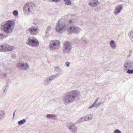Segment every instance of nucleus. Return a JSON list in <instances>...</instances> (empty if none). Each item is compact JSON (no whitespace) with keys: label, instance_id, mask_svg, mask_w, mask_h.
I'll return each instance as SVG.
<instances>
[{"label":"nucleus","instance_id":"nucleus-16","mask_svg":"<svg viewBox=\"0 0 133 133\" xmlns=\"http://www.w3.org/2000/svg\"><path fill=\"white\" fill-rule=\"evenodd\" d=\"M102 104V103L101 102H99L98 103H97L95 104V105L92 104V105L89 107L88 109H92L94 107H95L96 108H97L99 106L101 105Z\"/></svg>","mask_w":133,"mask_h":133},{"label":"nucleus","instance_id":"nucleus-13","mask_svg":"<svg viewBox=\"0 0 133 133\" xmlns=\"http://www.w3.org/2000/svg\"><path fill=\"white\" fill-rule=\"evenodd\" d=\"M123 6L121 4L116 6L114 11V14L115 15L118 14L120 12Z\"/></svg>","mask_w":133,"mask_h":133},{"label":"nucleus","instance_id":"nucleus-5","mask_svg":"<svg viewBox=\"0 0 133 133\" xmlns=\"http://www.w3.org/2000/svg\"><path fill=\"white\" fill-rule=\"evenodd\" d=\"M66 125L70 131L72 133H76L78 129L75 125L70 122H68L66 123Z\"/></svg>","mask_w":133,"mask_h":133},{"label":"nucleus","instance_id":"nucleus-39","mask_svg":"<svg viewBox=\"0 0 133 133\" xmlns=\"http://www.w3.org/2000/svg\"><path fill=\"white\" fill-rule=\"evenodd\" d=\"M129 52V54H131V53L132 52V50H130Z\"/></svg>","mask_w":133,"mask_h":133},{"label":"nucleus","instance_id":"nucleus-9","mask_svg":"<svg viewBox=\"0 0 133 133\" xmlns=\"http://www.w3.org/2000/svg\"><path fill=\"white\" fill-rule=\"evenodd\" d=\"M34 6L30 3H28L25 4L23 7V9L25 13L28 14L32 12L33 11Z\"/></svg>","mask_w":133,"mask_h":133},{"label":"nucleus","instance_id":"nucleus-29","mask_svg":"<svg viewBox=\"0 0 133 133\" xmlns=\"http://www.w3.org/2000/svg\"><path fill=\"white\" fill-rule=\"evenodd\" d=\"M12 14L15 16H17L18 15V11L17 10H14L12 12Z\"/></svg>","mask_w":133,"mask_h":133},{"label":"nucleus","instance_id":"nucleus-27","mask_svg":"<svg viewBox=\"0 0 133 133\" xmlns=\"http://www.w3.org/2000/svg\"><path fill=\"white\" fill-rule=\"evenodd\" d=\"M64 1L65 2V4L66 5H69L71 4V2L70 0H64Z\"/></svg>","mask_w":133,"mask_h":133},{"label":"nucleus","instance_id":"nucleus-25","mask_svg":"<svg viewBox=\"0 0 133 133\" xmlns=\"http://www.w3.org/2000/svg\"><path fill=\"white\" fill-rule=\"evenodd\" d=\"M51 29V27L50 26H49L48 27L46 28V31H45V33L46 34V35H45V37H44V38H45V37H47L48 36V35L47 34L48 33V32Z\"/></svg>","mask_w":133,"mask_h":133},{"label":"nucleus","instance_id":"nucleus-14","mask_svg":"<svg viewBox=\"0 0 133 133\" xmlns=\"http://www.w3.org/2000/svg\"><path fill=\"white\" fill-rule=\"evenodd\" d=\"M99 3L97 0H90L89 5L91 7H95L98 5Z\"/></svg>","mask_w":133,"mask_h":133},{"label":"nucleus","instance_id":"nucleus-18","mask_svg":"<svg viewBox=\"0 0 133 133\" xmlns=\"http://www.w3.org/2000/svg\"><path fill=\"white\" fill-rule=\"evenodd\" d=\"M110 46L111 48L113 49H115L116 46V44L114 40H111L110 42Z\"/></svg>","mask_w":133,"mask_h":133},{"label":"nucleus","instance_id":"nucleus-24","mask_svg":"<svg viewBox=\"0 0 133 133\" xmlns=\"http://www.w3.org/2000/svg\"><path fill=\"white\" fill-rule=\"evenodd\" d=\"M51 82L49 79L48 77L45 79L44 81V84L45 85H48L50 84Z\"/></svg>","mask_w":133,"mask_h":133},{"label":"nucleus","instance_id":"nucleus-22","mask_svg":"<svg viewBox=\"0 0 133 133\" xmlns=\"http://www.w3.org/2000/svg\"><path fill=\"white\" fill-rule=\"evenodd\" d=\"M5 44L4 45H1L0 46V51L2 52H6V49H5Z\"/></svg>","mask_w":133,"mask_h":133},{"label":"nucleus","instance_id":"nucleus-19","mask_svg":"<svg viewBox=\"0 0 133 133\" xmlns=\"http://www.w3.org/2000/svg\"><path fill=\"white\" fill-rule=\"evenodd\" d=\"M85 116L87 121H89L92 119L93 115L92 114H90L87 115Z\"/></svg>","mask_w":133,"mask_h":133},{"label":"nucleus","instance_id":"nucleus-7","mask_svg":"<svg viewBox=\"0 0 133 133\" xmlns=\"http://www.w3.org/2000/svg\"><path fill=\"white\" fill-rule=\"evenodd\" d=\"M26 44L32 46H36L39 44V42L37 39L34 37L29 38L26 42Z\"/></svg>","mask_w":133,"mask_h":133},{"label":"nucleus","instance_id":"nucleus-1","mask_svg":"<svg viewBox=\"0 0 133 133\" xmlns=\"http://www.w3.org/2000/svg\"><path fill=\"white\" fill-rule=\"evenodd\" d=\"M2 29L6 34H0V39L3 40V37H7L12 31L15 26V23L12 20H10L3 23L1 24Z\"/></svg>","mask_w":133,"mask_h":133},{"label":"nucleus","instance_id":"nucleus-17","mask_svg":"<svg viewBox=\"0 0 133 133\" xmlns=\"http://www.w3.org/2000/svg\"><path fill=\"white\" fill-rule=\"evenodd\" d=\"M5 49H6V51H11L12 50L15 49V47L14 46H11L8 44H5Z\"/></svg>","mask_w":133,"mask_h":133},{"label":"nucleus","instance_id":"nucleus-34","mask_svg":"<svg viewBox=\"0 0 133 133\" xmlns=\"http://www.w3.org/2000/svg\"><path fill=\"white\" fill-rule=\"evenodd\" d=\"M65 65L67 67L69 66L70 65V63L68 62H66L65 63Z\"/></svg>","mask_w":133,"mask_h":133},{"label":"nucleus","instance_id":"nucleus-37","mask_svg":"<svg viewBox=\"0 0 133 133\" xmlns=\"http://www.w3.org/2000/svg\"><path fill=\"white\" fill-rule=\"evenodd\" d=\"M131 55V54H129V55H128L127 57L128 58Z\"/></svg>","mask_w":133,"mask_h":133},{"label":"nucleus","instance_id":"nucleus-35","mask_svg":"<svg viewBox=\"0 0 133 133\" xmlns=\"http://www.w3.org/2000/svg\"><path fill=\"white\" fill-rule=\"evenodd\" d=\"M53 1L56 3H57L60 2L61 0H52Z\"/></svg>","mask_w":133,"mask_h":133},{"label":"nucleus","instance_id":"nucleus-26","mask_svg":"<svg viewBox=\"0 0 133 133\" xmlns=\"http://www.w3.org/2000/svg\"><path fill=\"white\" fill-rule=\"evenodd\" d=\"M26 122V120L25 119H23L22 120L18 121V124L19 125H21L24 124Z\"/></svg>","mask_w":133,"mask_h":133},{"label":"nucleus","instance_id":"nucleus-21","mask_svg":"<svg viewBox=\"0 0 133 133\" xmlns=\"http://www.w3.org/2000/svg\"><path fill=\"white\" fill-rule=\"evenodd\" d=\"M5 116V112L2 110H0V121Z\"/></svg>","mask_w":133,"mask_h":133},{"label":"nucleus","instance_id":"nucleus-28","mask_svg":"<svg viewBox=\"0 0 133 133\" xmlns=\"http://www.w3.org/2000/svg\"><path fill=\"white\" fill-rule=\"evenodd\" d=\"M129 37L131 39L133 37V31H130L128 34Z\"/></svg>","mask_w":133,"mask_h":133},{"label":"nucleus","instance_id":"nucleus-4","mask_svg":"<svg viewBox=\"0 0 133 133\" xmlns=\"http://www.w3.org/2000/svg\"><path fill=\"white\" fill-rule=\"evenodd\" d=\"M60 42L57 40H53L49 43V48L52 51L57 50L59 48Z\"/></svg>","mask_w":133,"mask_h":133},{"label":"nucleus","instance_id":"nucleus-31","mask_svg":"<svg viewBox=\"0 0 133 133\" xmlns=\"http://www.w3.org/2000/svg\"><path fill=\"white\" fill-rule=\"evenodd\" d=\"M127 71V73L129 74H131L133 73V69L130 70L128 69Z\"/></svg>","mask_w":133,"mask_h":133},{"label":"nucleus","instance_id":"nucleus-32","mask_svg":"<svg viewBox=\"0 0 133 133\" xmlns=\"http://www.w3.org/2000/svg\"><path fill=\"white\" fill-rule=\"evenodd\" d=\"M114 133H121V132L118 129H116L114 131Z\"/></svg>","mask_w":133,"mask_h":133},{"label":"nucleus","instance_id":"nucleus-8","mask_svg":"<svg viewBox=\"0 0 133 133\" xmlns=\"http://www.w3.org/2000/svg\"><path fill=\"white\" fill-rule=\"evenodd\" d=\"M16 67L21 70L27 71L29 68V65L26 63L19 62L17 63Z\"/></svg>","mask_w":133,"mask_h":133},{"label":"nucleus","instance_id":"nucleus-20","mask_svg":"<svg viewBox=\"0 0 133 133\" xmlns=\"http://www.w3.org/2000/svg\"><path fill=\"white\" fill-rule=\"evenodd\" d=\"M60 75L59 74L57 73L49 77H48L49 80L51 82L55 77H58Z\"/></svg>","mask_w":133,"mask_h":133},{"label":"nucleus","instance_id":"nucleus-33","mask_svg":"<svg viewBox=\"0 0 133 133\" xmlns=\"http://www.w3.org/2000/svg\"><path fill=\"white\" fill-rule=\"evenodd\" d=\"M99 99V98L98 97L95 100V101L94 102L93 104L94 105L95 104H96V103H97Z\"/></svg>","mask_w":133,"mask_h":133},{"label":"nucleus","instance_id":"nucleus-12","mask_svg":"<svg viewBox=\"0 0 133 133\" xmlns=\"http://www.w3.org/2000/svg\"><path fill=\"white\" fill-rule=\"evenodd\" d=\"M30 34L32 35H36L38 31V29L37 27L32 26L28 29Z\"/></svg>","mask_w":133,"mask_h":133},{"label":"nucleus","instance_id":"nucleus-40","mask_svg":"<svg viewBox=\"0 0 133 133\" xmlns=\"http://www.w3.org/2000/svg\"><path fill=\"white\" fill-rule=\"evenodd\" d=\"M16 110H15L14 111V112H15H15H16Z\"/></svg>","mask_w":133,"mask_h":133},{"label":"nucleus","instance_id":"nucleus-2","mask_svg":"<svg viewBox=\"0 0 133 133\" xmlns=\"http://www.w3.org/2000/svg\"><path fill=\"white\" fill-rule=\"evenodd\" d=\"M80 96L79 92L77 90H72L66 92L62 97V101L65 104L73 102Z\"/></svg>","mask_w":133,"mask_h":133},{"label":"nucleus","instance_id":"nucleus-11","mask_svg":"<svg viewBox=\"0 0 133 133\" xmlns=\"http://www.w3.org/2000/svg\"><path fill=\"white\" fill-rule=\"evenodd\" d=\"M123 66L125 71H127L129 69H133V62L131 61H127L125 63Z\"/></svg>","mask_w":133,"mask_h":133},{"label":"nucleus","instance_id":"nucleus-30","mask_svg":"<svg viewBox=\"0 0 133 133\" xmlns=\"http://www.w3.org/2000/svg\"><path fill=\"white\" fill-rule=\"evenodd\" d=\"M56 70L57 71L59 72H62V69L58 67H56Z\"/></svg>","mask_w":133,"mask_h":133},{"label":"nucleus","instance_id":"nucleus-6","mask_svg":"<svg viewBox=\"0 0 133 133\" xmlns=\"http://www.w3.org/2000/svg\"><path fill=\"white\" fill-rule=\"evenodd\" d=\"M72 49V48L70 42L67 41L64 43L63 51L64 54H66L69 53Z\"/></svg>","mask_w":133,"mask_h":133},{"label":"nucleus","instance_id":"nucleus-38","mask_svg":"<svg viewBox=\"0 0 133 133\" xmlns=\"http://www.w3.org/2000/svg\"><path fill=\"white\" fill-rule=\"evenodd\" d=\"M15 116V112H14L13 113V119H14V117Z\"/></svg>","mask_w":133,"mask_h":133},{"label":"nucleus","instance_id":"nucleus-15","mask_svg":"<svg viewBox=\"0 0 133 133\" xmlns=\"http://www.w3.org/2000/svg\"><path fill=\"white\" fill-rule=\"evenodd\" d=\"M46 117L49 119H53L54 120H56L57 116L55 114H50L46 115Z\"/></svg>","mask_w":133,"mask_h":133},{"label":"nucleus","instance_id":"nucleus-3","mask_svg":"<svg viewBox=\"0 0 133 133\" xmlns=\"http://www.w3.org/2000/svg\"><path fill=\"white\" fill-rule=\"evenodd\" d=\"M72 24V21L71 20H70L67 23L65 22H64L62 23H60L58 22L57 24L56 29V31L59 33H62L64 31L67 30L68 28L69 24Z\"/></svg>","mask_w":133,"mask_h":133},{"label":"nucleus","instance_id":"nucleus-36","mask_svg":"<svg viewBox=\"0 0 133 133\" xmlns=\"http://www.w3.org/2000/svg\"><path fill=\"white\" fill-rule=\"evenodd\" d=\"M8 87L7 86H6V88H5V90H4V92H5V91H6V90H7V89H8Z\"/></svg>","mask_w":133,"mask_h":133},{"label":"nucleus","instance_id":"nucleus-10","mask_svg":"<svg viewBox=\"0 0 133 133\" xmlns=\"http://www.w3.org/2000/svg\"><path fill=\"white\" fill-rule=\"evenodd\" d=\"M81 30V28L79 27L72 26L68 27V31L70 34L73 33H79Z\"/></svg>","mask_w":133,"mask_h":133},{"label":"nucleus","instance_id":"nucleus-23","mask_svg":"<svg viewBox=\"0 0 133 133\" xmlns=\"http://www.w3.org/2000/svg\"><path fill=\"white\" fill-rule=\"evenodd\" d=\"M86 118L85 116H84L81 117L80 119H79L77 122L79 123L83 122L84 121H86Z\"/></svg>","mask_w":133,"mask_h":133}]
</instances>
